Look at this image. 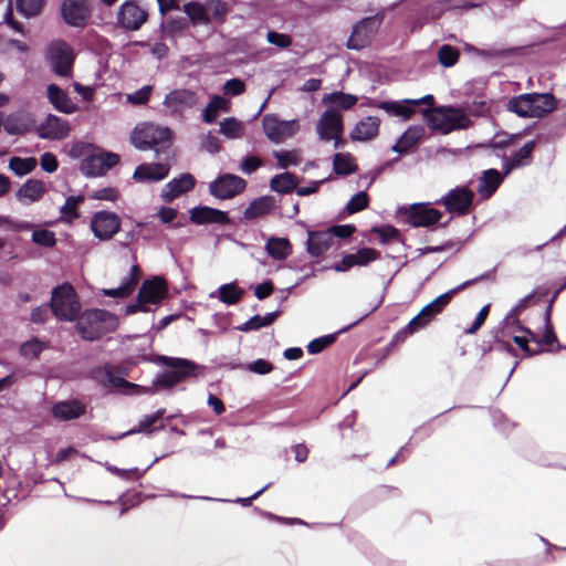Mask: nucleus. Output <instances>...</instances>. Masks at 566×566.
Listing matches in <instances>:
<instances>
[{"instance_id": "1", "label": "nucleus", "mask_w": 566, "mask_h": 566, "mask_svg": "<svg viewBox=\"0 0 566 566\" xmlns=\"http://www.w3.org/2000/svg\"><path fill=\"white\" fill-rule=\"evenodd\" d=\"M484 280L495 281V269L486 271L474 279L468 280L436 297L429 304L423 306L421 311L410 319L408 323V328L413 331H420L424 328L444 311L455 294Z\"/></svg>"}, {"instance_id": "2", "label": "nucleus", "mask_w": 566, "mask_h": 566, "mask_svg": "<svg viewBox=\"0 0 566 566\" xmlns=\"http://www.w3.org/2000/svg\"><path fill=\"white\" fill-rule=\"evenodd\" d=\"M118 317L105 310H86L77 317L75 325L77 334L84 340H97L104 335L116 331L118 327Z\"/></svg>"}, {"instance_id": "3", "label": "nucleus", "mask_w": 566, "mask_h": 566, "mask_svg": "<svg viewBox=\"0 0 566 566\" xmlns=\"http://www.w3.org/2000/svg\"><path fill=\"white\" fill-rule=\"evenodd\" d=\"M171 137L172 133L168 127L146 124L133 132L132 142L136 148L154 149L158 159L169 160Z\"/></svg>"}, {"instance_id": "4", "label": "nucleus", "mask_w": 566, "mask_h": 566, "mask_svg": "<svg viewBox=\"0 0 566 566\" xmlns=\"http://www.w3.org/2000/svg\"><path fill=\"white\" fill-rule=\"evenodd\" d=\"M556 108V98L551 93H526L511 98L507 109L520 117L542 118Z\"/></svg>"}, {"instance_id": "5", "label": "nucleus", "mask_w": 566, "mask_h": 566, "mask_svg": "<svg viewBox=\"0 0 566 566\" xmlns=\"http://www.w3.org/2000/svg\"><path fill=\"white\" fill-rule=\"evenodd\" d=\"M50 310L59 321H75L81 312V304L75 289L69 283L54 287L51 295Z\"/></svg>"}, {"instance_id": "6", "label": "nucleus", "mask_w": 566, "mask_h": 566, "mask_svg": "<svg viewBox=\"0 0 566 566\" xmlns=\"http://www.w3.org/2000/svg\"><path fill=\"white\" fill-rule=\"evenodd\" d=\"M92 378L106 389L124 391L128 395L153 394L149 387H144L124 379L120 376V368L111 364L97 367L92 370Z\"/></svg>"}, {"instance_id": "7", "label": "nucleus", "mask_w": 566, "mask_h": 566, "mask_svg": "<svg viewBox=\"0 0 566 566\" xmlns=\"http://www.w3.org/2000/svg\"><path fill=\"white\" fill-rule=\"evenodd\" d=\"M148 8L142 0H126L117 11L116 22L123 30L138 31L148 21Z\"/></svg>"}, {"instance_id": "8", "label": "nucleus", "mask_w": 566, "mask_h": 566, "mask_svg": "<svg viewBox=\"0 0 566 566\" xmlns=\"http://www.w3.org/2000/svg\"><path fill=\"white\" fill-rule=\"evenodd\" d=\"M164 363L172 369L159 374L154 385L165 388H171L187 377L195 376L198 368L196 363L185 358L165 357Z\"/></svg>"}, {"instance_id": "9", "label": "nucleus", "mask_w": 566, "mask_h": 566, "mask_svg": "<svg viewBox=\"0 0 566 566\" xmlns=\"http://www.w3.org/2000/svg\"><path fill=\"white\" fill-rule=\"evenodd\" d=\"M247 180L233 174H221L209 184V193L220 200L232 199L247 188Z\"/></svg>"}, {"instance_id": "10", "label": "nucleus", "mask_w": 566, "mask_h": 566, "mask_svg": "<svg viewBox=\"0 0 566 566\" xmlns=\"http://www.w3.org/2000/svg\"><path fill=\"white\" fill-rule=\"evenodd\" d=\"M90 0H63L61 14L63 21L73 28L84 29L92 18Z\"/></svg>"}, {"instance_id": "11", "label": "nucleus", "mask_w": 566, "mask_h": 566, "mask_svg": "<svg viewBox=\"0 0 566 566\" xmlns=\"http://www.w3.org/2000/svg\"><path fill=\"white\" fill-rule=\"evenodd\" d=\"M122 220L115 212L101 210L93 213L90 228L95 238L108 241L120 230Z\"/></svg>"}, {"instance_id": "12", "label": "nucleus", "mask_w": 566, "mask_h": 566, "mask_svg": "<svg viewBox=\"0 0 566 566\" xmlns=\"http://www.w3.org/2000/svg\"><path fill=\"white\" fill-rule=\"evenodd\" d=\"M381 18L377 15L367 17L358 21L352 31L347 41V48L352 50H360L369 45L374 34L378 31Z\"/></svg>"}, {"instance_id": "13", "label": "nucleus", "mask_w": 566, "mask_h": 566, "mask_svg": "<svg viewBox=\"0 0 566 566\" xmlns=\"http://www.w3.org/2000/svg\"><path fill=\"white\" fill-rule=\"evenodd\" d=\"M52 71L60 76H69L74 64L73 49L64 41L53 43L48 52Z\"/></svg>"}, {"instance_id": "14", "label": "nucleus", "mask_w": 566, "mask_h": 566, "mask_svg": "<svg viewBox=\"0 0 566 566\" xmlns=\"http://www.w3.org/2000/svg\"><path fill=\"white\" fill-rule=\"evenodd\" d=\"M474 200V192L468 187L451 189L441 200L446 210L458 216H465L470 212Z\"/></svg>"}, {"instance_id": "15", "label": "nucleus", "mask_w": 566, "mask_h": 566, "mask_svg": "<svg viewBox=\"0 0 566 566\" xmlns=\"http://www.w3.org/2000/svg\"><path fill=\"white\" fill-rule=\"evenodd\" d=\"M263 130L273 143H281L291 137L298 128L296 120H280L276 115L268 114L262 119Z\"/></svg>"}, {"instance_id": "16", "label": "nucleus", "mask_w": 566, "mask_h": 566, "mask_svg": "<svg viewBox=\"0 0 566 566\" xmlns=\"http://www.w3.org/2000/svg\"><path fill=\"white\" fill-rule=\"evenodd\" d=\"M167 296V281L163 276H154L142 283L137 294V301L147 306V304H159Z\"/></svg>"}, {"instance_id": "17", "label": "nucleus", "mask_w": 566, "mask_h": 566, "mask_svg": "<svg viewBox=\"0 0 566 566\" xmlns=\"http://www.w3.org/2000/svg\"><path fill=\"white\" fill-rule=\"evenodd\" d=\"M317 134L321 140L329 142L337 134H343L344 124L342 114L335 108H327L317 123Z\"/></svg>"}, {"instance_id": "18", "label": "nucleus", "mask_w": 566, "mask_h": 566, "mask_svg": "<svg viewBox=\"0 0 566 566\" xmlns=\"http://www.w3.org/2000/svg\"><path fill=\"white\" fill-rule=\"evenodd\" d=\"M380 259V252L373 248H361L356 253L343 255L333 269L336 272H347L354 266H367L369 263Z\"/></svg>"}, {"instance_id": "19", "label": "nucleus", "mask_w": 566, "mask_h": 566, "mask_svg": "<svg viewBox=\"0 0 566 566\" xmlns=\"http://www.w3.org/2000/svg\"><path fill=\"white\" fill-rule=\"evenodd\" d=\"M441 218V211L429 207L427 203H415L408 212V223L413 228H429L439 223Z\"/></svg>"}, {"instance_id": "20", "label": "nucleus", "mask_w": 566, "mask_h": 566, "mask_svg": "<svg viewBox=\"0 0 566 566\" xmlns=\"http://www.w3.org/2000/svg\"><path fill=\"white\" fill-rule=\"evenodd\" d=\"M169 160L159 159L158 163L140 164L136 167L133 179L137 182H155L165 179L170 171Z\"/></svg>"}, {"instance_id": "21", "label": "nucleus", "mask_w": 566, "mask_h": 566, "mask_svg": "<svg viewBox=\"0 0 566 566\" xmlns=\"http://www.w3.org/2000/svg\"><path fill=\"white\" fill-rule=\"evenodd\" d=\"M436 113L442 118L436 126L443 133H449L454 129H465L471 125L470 118L458 108H436Z\"/></svg>"}, {"instance_id": "22", "label": "nucleus", "mask_w": 566, "mask_h": 566, "mask_svg": "<svg viewBox=\"0 0 566 566\" xmlns=\"http://www.w3.org/2000/svg\"><path fill=\"white\" fill-rule=\"evenodd\" d=\"M198 103L197 94L187 88H178L166 94L164 105L174 114L182 113Z\"/></svg>"}, {"instance_id": "23", "label": "nucleus", "mask_w": 566, "mask_h": 566, "mask_svg": "<svg viewBox=\"0 0 566 566\" xmlns=\"http://www.w3.org/2000/svg\"><path fill=\"white\" fill-rule=\"evenodd\" d=\"M190 221L195 224H222L231 223L228 212L208 206L195 207L190 210Z\"/></svg>"}, {"instance_id": "24", "label": "nucleus", "mask_w": 566, "mask_h": 566, "mask_svg": "<svg viewBox=\"0 0 566 566\" xmlns=\"http://www.w3.org/2000/svg\"><path fill=\"white\" fill-rule=\"evenodd\" d=\"M195 186L196 178L189 172L182 174L165 185L161 191V198L165 202L170 203L179 196L191 191Z\"/></svg>"}, {"instance_id": "25", "label": "nucleus", "mask_w": 566, "mask_h": 566, "mask_svg": "<svg viewBox=\"0 0 566 566\" xmlns=\"http://www.w3.org/2000/svg\"><path fill=\"white\" fill-rule=\"evenodd\" d=\"M51 413L61 421L78 419L86 413V403L78 399L59 401L52 406Z\"/></svg>"}, {"instance_id": "26", "label": "nucleus", "mask_w": 566, "mask_h": 566, "mask_svg": "<svg viewBox=\"0 0 566 566\" xmlns=\"http://www.w3.org/2000/svg\"><path fill=\"white\" fill-rule=\"evenodd\" d=\"M70 133L69 123L59 116L50 114L45 122L39 126V134L42 138L61 140Z\"/></svg>"}, {"instance_id": "27", "label": "nucleus", "mask_w": 566, "mask_h": 566, "mask_svg": "<svg viewBox=\"0 0 566 566\" xmlns=\"http://www.w3.org/2000/svg\"><path fill=\"white\" fill-rule=\"evenodd\" d=\"M380 119L376 116H367L358 122L350 132L354 142H367L378 136Z\"/></svg>"}, {"instance_id": "28", "label": "nucleus", "mask_w": 566, "mask_h": 566, "mask_svg": "<svg viewBox=\"0 0 566 566\" xmlns=\"http://www.w3.org/2000/svg\"><path fill=\"white\" fill-rule=\"evenodd\" d=\"M544 319H545V328H544V333H543V336L541 339L537 338L536 335L534 334V332H532L528 327L520 326V329L523 331L524 333H526L527 335H530L531 340L536 343V347H542V345L551 347L554 344H556V348L554 350L558 352V350H560L562 346H560L558 338L555 334V329H554V325L552 322V316H549V312L546 315H544Z\"/></svg>"}, {"instance_id": "29", "label": "nucleus", "mask_w": 566, "mask_h": 566, "mask_svg": "<svg viewBox=\"0 0 566 566\" xmlns=\"http://www.w3.org/2000/svg\"><path fill=\"white\" fill-rule=\"evenodd\" d=\"M140 275V269L138 265H133L130 270L129 276L123 280L120 286L116 289H105L103 290V294L105 296L114 297V298H125L132 295L135 291Z\"/></svg>"}, {"instance_id": "30", "label": "nucleus", "mask_w": 566, "mask_h": 566, "mask_svg": "<svg viewBox=\"0 0 566 566\" xmlns=\"http://www.w3.org/2000/svg\"><path fill=\"white\" fill-rule=\"evenodd\" d=\"M166 410L164 408L158 409L155 413L145 416L137 424L136 428L130 429L127 434L135 433H144V434H153L156 431L163 430L165 428V422L163 420Z\"/></svg>"}, {"instance_id": "31", "label": "nucleus", "mask_w": 566, "mask_h": 566, "mask_svg": "<svg viewBox=\"0 0 566 566\" xmlns=\"http://www.w3.org/2000/svg\"><path fill=\"white\" fill-rule=\"evenodd\" d=\"M48 98L59 112L72 114L77 109L67 93L55 84H50L48 86Z\"/></svg>"}, {"instance_id": "32", "label": "nucleus", "mask_w": 566, "mask_h": 566, "mask_svg": "<svg viewBox=\"0 0 566 566\" xmlns=\"http://www.w3.org/2000/svg\"><path fill=\"white\" fill-rule=\"evenodd\" d=\"M274 208V199L271 196H262L250 202L243 211V219L255 220L269 214Z\"/></svg>"}, {"instance_id": "33", "label": "nucleus", "mask_w": 566, "mask_h": 566, "mask_svg": "<svg viewBox=\"0 0 566 566\" xmlns=\"http://www.w3.org/2000/svg\"><path fill=\"white\" fill-rule=\"evenodd\" d=\"M503 181V177L499 170L491 168L483 171L478 186V193L483 198H490L497 190Z\"/></svg>"}, {"instance_id": "34", "label": "nucleus", "mask_w": 566, "mask_h": 566, "mask_svg": "<svg viewBox=\"0 0 566 566\" xmlns=\"http://www.w3.org/2000/svg\"><path fill=\"white\" fill-rule=\"evenodd\" d=\"M370 107L379 108L385 111L389 116L402 117L403 119H409L415 114V109L410 107V105L405 103V99L401 102L397 101H371L369 103Z\"/></svg>"}, {"instance_id": "35", "label": "nucleus", "mask_w": 566, "mask_h": 566, "mask_svg": "<svg viewBox=\"0 0 566 566\" xmlns=\"http://www.w3.org/2000/svg\"><path fill=\"white\" fill-rule=\"evenodd\" d=\"M333 244L328 231L310 232L307 239V251L314 258L322 256Z\"/></svg>"}, {"instance_id": "36", "label": "nucleus", "mask_w": 566, "mask_h": 566, "mask_svg": "<svg viewBox=\"0 0 566 566\" xmlns=\"http://www.w3.org/2000/svg\"><path fill=\"white\" fill-rule=\"evenodd\" d=\"M424 128L422 126L409 127L392 146V151L398 154H406L415 145H417L423 137Z\"/></svg>"}, {"instance_id": "37", "label": "nucleus", "mask_w": 566, "mask_h": 566, "mask_svg": "<svg viewBox=\"0 0 566 566\" xmlns=\"http://www.w3.org/2000/svg\"><path fill=\"white\" fill-rule=\"evenodd\" d=\"M535 140L527 142L513 155V157L510 160L505 158L504 172L509 174L510 171L517 167L528 165L533 158V151L535 149Z\"/></svg>"}, {"instance_id": "38", "label": "nucleus", "mask_w": 566, "mask_h": 566, "mask_svg": "<svg viewBox=\"0 0 566 566\" xmlns=\"http://www.w3.org/2000/svg\"><path fill=\"white\" fill-rule=\"evenodd\" d=\"M119 161V156L116 154H106L105 157H92L84 160L82 165V170L90 175L94 176L101 171L103 166L111 168L117 165Z\"/></svg>"}, {"instance_id": "39", "label": "nucleus", "mask_w": 566, "mask_h": 566, "mask_svg": "<svg viewBox=\"0 0 566 566\" xmlns=\"http://www.w3.org/2000/svg\"><path fill=\"white\" fill-rule=\"evenodd\" d=\"M45 192L44 184L38 179H29L17 191V198L22 201L29 199L31 202L40 200Z\"/></svg>"}, {"instance_id": "40", "label": "nucleus", "mask_w": 566, "mask_h": 566, "mask_svg": "<svg viewBox=\"0 0 566 566\" xmlns=\"http://www.w3.org/2000/svg\"><path fill=\"white\" fill-rule=\"evenodd\" d=\"M184 12L187 15L188 22L192 25H207L210 23V18L207 13L206 4H201L198 1H190L184 4Z\"/></svg>"}, {"instance_id": "41", "label": "nucleus", "mask_w": 566, "mask_h": 566, "mask_svg": "<svg viewBox=\"0 0 566 566\" xmlns=\"http://www.w3.org/2000/svg\"><path fill=\"white\" fill-rule=\"evenodd\" d=\"M265 249L273 259L285 260L292 253L291 242L285 238H270Z\"/></svg>"}, {"instance_id": "42", "label": "nucleus", "mask_w": 566, "mask_h": 566, "mask_svg": "<svg viewBox=\"0 0 566 566\" xmlns=\"http://www.w3.org/2000/svg\"><path fill=\"white\" fill-rule=\"evenodd\" d=\"M298 179L291 172L275 175L270 182L273 191L279 193H290L297 187Z\"/></svg>"}, {"instance_id": "43", "label": "nucleus", "mask_w": 566, "mask_h": 566, "mask_svg": "<svg viewBox=\"0 0 566 566\" xmlns=\"http://www.w3.org/2000/svg\"><path fill=\"white\" fill-rule=\"evenodd\" d=\"M333 169L336 175L348 176L357 170V165L354 163L352 154L337 153L334 155Z\"/></svg>"}, {"instance_id": "44", "label": "nucleus", "mask_w": 566, "mask_h": 566, "mask_svg": "<svg viewBox=\"0 0 566 566\" xmlns=\"http://www.w3.org/2000/svg\"><path fill=\"white\" fill-rule=\"evenodd\" d=\"M219 111H228V101L219 95H214L203 109V122L208 124L216 122Z\"/></svg>"}, {"instance_id": "45", "label": "nucleus", "mask_w": 566, "mask_h": 566, "mask_svg": "<svg viewBox=\"0 0 566 566\" xmlns=\"http://www.w3.org/2000/svg\"><path fill=\"white\" fill-rule=\"evenodd\" d=\"M280 312L275 311L268 313L265 316L254 315L243 325L239 326L238 329L242 332L256 331L264 326H270L279 317Z\"/></svg>"}, {"instance_id": "46", "label": "nucleus", "mask_w": 566, "mask_h": 566, "mask_svg": "<svg viewBox=\"0 0 566 566\" xmlns=\"http://www.w3.org/2000/svg\"><path fill=\"white\" fill-rule=\"evenodd\" d=\"M358 98L355 95L343 93V92H333L331 94H326L323 97L324 103H329L333 105H337L342 109H349L356 105Z\"/></svg>"}, {"instance_id": "47", "label": "nucleus", "mask_w": 566, "mask_h": 566, "mask_svg": "<svg viewBox=\"0 0 566 566\" xmlns=\"http://www.w3.org/2000/svg\"><path fill=\"white\" fill-rule=\"evenodd\" d=\"M188 19L181 15L176 18L170 17L160 24L163 32L169 36L181 34L185 30L188 29Z\"/></svg>"}, {"instance_id": "48", "label": "nucleus", "mask_w": 566, "mask_h": 566, "mask_svg": "<svg viewBox=\"0 0 566 566\" xmlns=\"http://www.w3.org/2000/svg\"><path fill=\"white\" fill-rule=\"evenodd\" d=\"M243 124L234 117L224 118L220 123V133L227 138H240L243 135Z\"/></svg>"}, {"instance_id": "49", "label": "nucleus", "mask_w": 566, "mask_h": 566, "mask_svg": "<svg viewBox=\"0 0 566 566\" xmlns=\"http://www.w3.org/2000/svg\"><path fill=\"white\" fill-rule=\"evenodd\" d=\"M242 296L243 290L234 283L223 284L219 287V298L228 305L237 304Z\"/></svg>"}, {"instance_id": "50", "label": "nucleus", "mask_w": 566, "mask_h": 566, "mask_svg": "<svg viewBox=\"0 0 566 566\" xmlns=\"http://www.w3.org/2000/svg\"><path fill=\"white\" fill-rule=\"evenodd\" d=\"M36 167V159L33 157L21 158L12 157L9 160V168L18 176L30 174Z\"/></svg>"}, {"instance_id": "51", "label": "nucleus", "mask_w": 566, "mask_h": 566, "mask_svg": "<svg viewBox=\"0 0 566 566\" xmlns=\"http://www.w3.org/2000/svg\"><path fill=\"white\" fill-rule=\"evenodd\" d=\"M460 59V51L458 48L450 44H443L438 50V61L444 67H452Z\"/></svg>"}, {"instance_id": "52", "label": "nucleus", "mask_w": 566, "mask_h": 566, "mask_svg": "<svg viewBox=\"0 0 566 566\" xmlns=\"http://www.w3.org/2000/svg\"><path fill=\"white\" fill-rule=\"evenodd\" d=\"M274 157L277 160V166L282 169H286L290 166H296V165L301 164V161H302L300 150L275 151Z\"/></svg>"}, {"instance_id": "53", "label": "nucleus", "mask_w": 566, "mask_h": 566, "mask_svg": "<svg viewBox=\"0 0 566 566\" xmlns=\"http://www.w3.org/2000/svg\"><path fill=\"white\" fill-rule=\"evenodd\" d=\"M206 7L211 12L212 19L218 23H223L230 11L229 6L221 0H207Z\"/></svg>"}, {"instance_id": "54", "label": "nucleus", "mask_w": 566, "mask_h": 566, "mask_svg": "<svg viewBox=\"0 0 566 566\" xmlns=\"http://www.w3.org/2000/svg\"><path fill=\"white\" fill-rule=\"evenodd\" d=\"M44 3L45 0H17V8L20 13L30 18L38 15Z\"/></svg>"}, {"instance_id": "55", "label": "nucleus", "mask_w": 566, "mask_h": 566, "mask_svg": "<svg viewBox=\"0 0 566 566\" xmlns=\"http://www.w3.org/2000/svg\"><path fill=\"white\" fill-rule=\"evenodd\" d=\"M84 200L85 198L83 195L67 197L61 208V213L72 220L80 218L78 206L84 202Z\"/></svg>"}, {"instance_id": "56", "label": "nucleus", "mask_w": 566, "mask_h": 566, "mask_svg": "<svg viewBox=\"0 0 566 566\" xmlns=\"http://www.w3.org/2000/svg\"><path fill=\"white\" fill-rule=\"evenodd\" d=\"M45 348V345L38 338H33L20 346V355L24 358L36 359Z\"/></svg>"}, {"instance_id": "57", "label": "nucleus", "mask_w": 566, "mask_h": 566, "mask_svg": "<svg viewBox=\"0 0 566 566\" xmlns=\"http://www.w3.org/2000/svg\"><path fill=\"white\" fill-rule=\"evenodd\" d=\"M371 232L377 233L379 235L380 242L384 244L400 240L399 230L392 226L374 227Z\"/></svg>"}, {"instance_id": "58", "label": "nucleus", "mask_w": 566, "mask_h": 566, "mask_svg": "<svg viewBox=\"0 0 566 566\" xmlns=\"http://www.w3.org/2000/svg\"><path fill=\"white\" fill-rule=\"evenodd\" d=\"M369 205V196L365 191L356 193L347 203L346 211L349 214L359 212L366 209Z\"/></svg>"}, {"instance_id": "59", "label": "nucleus", "mask_w": 566, "mask_h": 566, "mask_svg": "<svg viewBox=\"0 0 566 566\" xmlns=\"http://www.w3.org/2000/svg\"><path fill=\"white\" fill-rule=\"evenodd\" d=\"M32 240L36 244L45 248H53L56 243L55 233L46 229L34 230L32 233Z\"/></svg>"}, {"instance_id": "60", "label": "nucleus", "mask_w": 566, "mask_h": 566, "mask_svg": "<svg viewBox=\"0 0 566 566\" xmlns=\"http://www.w3.org/2000/svg\"><path fill=\"white\" fill-rule=\"evenodd\" d=\"M336 340L335 334L325 335L318 338L311 340L307 345V352L310 354H318L323 352L325 348L334 344Z\"/></svg>"}, {"instance_id": "61", "label": "nucleus", "mask_w": 566, "mask_h": 566, "mask_svg": "<svg viewBox=\"0 0 566 566\" xmlns=\"http://www.w3.org/2000/svg\"><path fill=\"white\" fill-rule=\"evenodd\" d=\"M518 139L517 135H507V134H496L486 145V147H490L492 149H504L509 146H512L515 144V142Z\"/></svg>"}, {"instance_id": "62", "label": "nucleus", "mask_w": 566, "mask_h": 566, "mask_svg": "<svg viewBox=\"0 0 566 566\" xmlns=\"http://www.w3.org/2000/svg\"><path fill=\"white\" fill-rule=\"evenodd\" d=\"M151 92L153 87L150 85H145L136 92L128 94L127 99L133 105H145L149 101Z\"/></svg>"}, {"instance_id": "63", "label": "nucleus", "mask_w": 566, "mask_h": 566, "mask_svg": "<svg viewBox=\"0 0 566 566\" xmlns=\"http://www.w3.org/2000/svg\"><path fill=\"white\" fill-rule=\"evenodd\" d=\"M266 40L270 44L281 49H286L292 44V38L289 34L279 33L276 31H269L266 34Z\"/></svg>"}, {"instance_id": "64", "label": "nucleus", "mask_w": 566, "mask_h": 566, "mask_svg": "<svg viewBox=\"0 0 566 566\" xmlns=\"http://www.w3.org/2000/svg\"><path fill=\"white\" fill-rule=\"evenodd\" d=\"M245 92V83L240 78L228 80L223 85L226 95L237 96Z\"/></svg>"}]
</instances>
